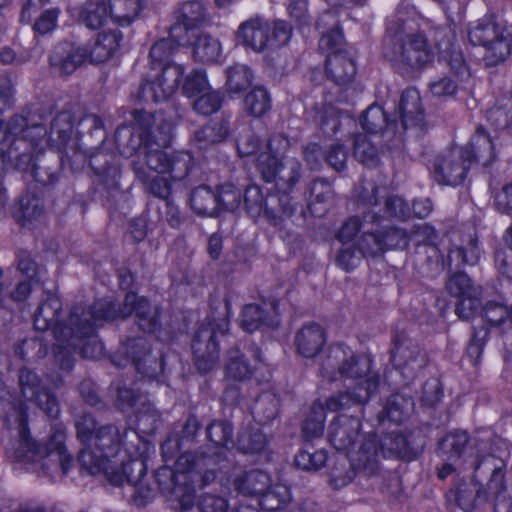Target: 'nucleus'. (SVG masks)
Returning <instances> with one entry per match:
<instances>
[{
    "mask_svg": "<svg viewBox=\"0 0 512 512\" xmlns=\"http://www.w3.org/2000/svg\"><path fill=\"white\" fill-rule=\"evenodd\" d=\"M233 490L242 496L256 497L260 500L271 492L275 485L272 484L270 475L259 469L243 471L232 476Z\"/></svg>",
    "mask_w": 512,
    "mask_h": 512,
    "instance_id": "24",
    "label": "nucleus"
},
{
    "mask_svg": "<svg viewBox=\"0 0 512 512\" xmlns=\"http://www.w3.org/2000/svg\"><path fill=\"white\" fill-rule=\"evenodd\" d=\"M229 329V321L226 318L206 317L199 326L193 340L192 351L194 362L199 372L211 371L219 359V345L217 334L224 335Z\"/></svg>",
    "mask_w": 512,
    "mask_h": 512,
    "instance_id": "9",
    "label": "nucleus"
},
{
    "mask_svg": "<svg viewBox=\"0 0 512 512\" xmlns=\"http://www.w3.org/2000/svg\"><path fill=\"white\" fill-rule=\"evenodd\" d=\"M178 13L181 21L179 24L183 28V33L189 29L210 25L212 21L207 5L200 0L183 2L178 9Z\"/></svg>",
    "mask_w": 512,
    "mask_h": 512,
    "instance_id": "37",
    "label": "nucleus"
},
{
    "mask_svg": "<svg viewBox=\"0 0 512 512\" xmlns=\"http://www.w3.org/2000/svg\"><path fill=\"white\" fill-rule=\"evenodd\" d=\"M50 65L55 74L70 75L88 58V48L62 43L54 48L50 55Z\"/></svg>",
    "mask_w": 512,
    "mask_h": 512,
    "instance_id": "25",
    "label": "nucleus"
},
{
    "mask_svg": "<svg viewBox=\"0 0 512 512\" xmlns=\"http://www.w3.org/2000/svg\"><path fill=\"white\" fill-rule=\"evenodd\" d=\"M166 143L167 140L162 139L157 150L151 152L148 168L159 174H168L174 182L182 185L194 167L193 156L188 151L167 153L162 150Z\"/></svg>",
    "mask_w": 512,
    "mask_h": 512,
    "instance_id": "13",
    "label": "nucleus"
},
{
    "mask_svg": "<svg viewBox=\"0 0 512 512\" xmlns=\"http://www.w3.org/2000/svg\"><path fill=\"white\" fill-rule=\"evenodd\" d=\"M393 365L406 379H413L426 365V357L417 345L397 338L391 351Z\"/></svg>",
    "mask_w": 512,
    "mask_h": 512,
    "instance_id": "23",
    "label": "nucleus"
},
{
    "mask_svg": "<svg viewBox=\"0 0 512 512\" xmlns=\"http://www.w3.org/2000/svg\"><path fill=\"white\" fill-rule=\"evenodd\" d=\"M470 166V161L464 155V149L453 147L436 159L431 174L439 184L457 186L464 181Z\"/></svg>",
    "mask_w": 512,
    "mask_h": 512,
    "instance_id": "15",
    "label": "nucleus"
},
{
    "mask_svg": "<svg viewBox=\"0 0 512 512\" xmlns=\"http://www.w3.org/2000/svg\"><path fill=\"white\" fill-rule=\"evenodd\" d=\"M162 490L170 489L171 497L179 503L182 510H189L194 505L196 483L188 477L162 478Z\"/></svg>",
    "mask_w": 512,
    "mask_h": 512,
    "instance_id": "40",
    "label": "nucleus"
},
{
    "mask_svg": "<svg viewBox=\"0 0 512 512\" xmlns=\"http://www.w3.org/2000/svg\"><path fill=\"white\" fill-rule=\"evenodd\" d=\"M204 458L194 453L185 452L179 455L175 461V471L168 467H161L155 473L156 481L162 485V478L188 477L191 481L198 469H202Z\"/></svg>",
    "mask_w": 512,
    "mask_h": 512,
    "instance_id": "38",
    "label": "nucleus"
},
{
    "mask_svg": "<svg viewBox=\"0 0 512 512\" xmlns=\"http://www.w3.org/2000/svg\"><path fill=\"white\" fill-rule=\"evenodd\" d=\"M449 497L453 498L462 510L468 512L475 507L477 499H481L482 495L478 483L471 477L469 481L460 480L450 490Z\"/></svg>",
    "mask_w": 512,
    "mask_h": 512,
    "instance_id": "47",
    "label": "nucleus"
},
{
    "mask_svg": "<svg viewBox=\"0 0 512 512\" xmlns=\"http://www.w3.org/2000/svg\"><path fill=\"white\" fill-rule=\"evenodd\" d=\"M206 436L216 446L230 448L235 446L233 427L229 421L215 420L206 427Z\"/></svg>",
    "mask_w": 512,
    "mask_h": 512,
    "instance_id": "60",
    "label": "nucleus"
},
{
    "mask_svg": "<svg viewBox=\"0 0 512 512\" xmlns=\"http://www.w3.org/2000/svg\"><path fill=\"white\" fill-rule=\"evenodd\" d=\"M300 169L301 164L296 158L281 159L275 180L277 185L284 191L291 190L300 179Z\"/></svg>",
    "mask_w": 512,
    "mask_h": 512,
    "instance_id": "55",
    "label": "nucleus"
},
{
    "mask_svg": "<svg viewBox=\"0 0 512 512\" xmlns=\"http://www.w3.org/2000/svg\"><path fill=\"white\" fill-rule=\"evenodd\" d=\"M336 240L340 244L338 248L335 263L345 272L351 270L352 260V226L346 221L336 234Z\"/></svg>",
    "mask_w": 512,
    "mask_h": 512,
    "instance_id": "52",
    "label": "nucleus"
},
{
    "mask_svg": "<svg viewBox=\"0 0 512 512\" xmlns=\"http://www.w3.org/2000/svg\"><path fill=\"white\" fill-rule=\"evenodd\" d=\"M352 67V59L341 53L327 56L326 73L338 85H347L351 81L349 68Z\"/></svg>",
    "mask_w": 512,
    "mask_h": 512,
    "instance_id": "50",
    "label": "nucleus"
},
{
    "mask_svg": "<svg viewBox=\"0 0 512 512\" xmlns=\"http://www.w3.org/2000/svg\"><path fill=\"white\" fill-rule=\"evenodd\" d=\"M327 342L325 329L318 323L303 324L294 335L293 344L299 355L313 358L320 353Z\"/></svg>",
    "mask_w": 512,
    "mask_h": 512,
    "instance_id": "26",
    "label": "nucleus"
},
{
    "mask_svg": "<svg viewBox=\"0 0 512 512\" xmlns=\"http://www.w3.org/2000/svg\"><path fill=\"white\" fill-rule=\"evenodd\" d=\"M121 353L132 360L135 369L144 377L154 379L163 371L162 360L150 354L148 342L143 337L128 339L122 345Z\"/></svg>",
    "mask_w": 512,
    "mask_h": 512,
    "instance_id": "19",
    "label": "nucleus"
},
{
    "mask_svg": "<svg viewBox=\"0 0 512 512\" xmlns=\"http://www.w3.org/2000/svg\"><path fill=\"white\" fill-rule=\"evenodd\" d=\"M115 403L122 411L135 409L137 420L143 426L144 431H152L156 428L159 414L146 396L138 390L129 387H119Z\"/></svg>",
    "mask_w": 512,
    "mask_h": 512,
    "instance_id": "17",
    "label": "nucleus"
},
{
    "mask_svg": "<svg viewBox=\"0 0 512 512\" xmlns=\"http://www.w3.org/2000/svg\"><path fill=\"white\" fill-rule=\"evenodd\" d=\"M360 123L362 128L369 134L376 135L381 132V137L389 150L393 147L400 146L402 143V136L398 124L394 120H390L380 106L371 105L368 107L362 115Z\"/></svg>",
    "mask_w": 512,
    "mask_h": 512,
    "instance_id": "20",
    "label": "nucleus"
},
{
    "mask_svg": "<svg viewBox=\"0 0 512 512\" xmlns=\"http://www.w3.org/2000/svg\"><path fill=\"white\" fill-rule=\"evenodd\" d=\"M406 33L401 44L395 49H386L385 57L404 75H411L425 69L434 59L426 35L433 36L439 54V61L446 62L457 75H468V69L461 49L454 43V31L450 27H435L429 19L420 16L407 0L397 8L388 20V30L393 24Z\"/></svg>",
    "mask_w": 512,
    "mask_h": 512,
    "instance_id": "1",
    "label": "nucleus"
},
{
    "mask_svg": "<svg viewBox=\"0 0 512 512\" xmlns=\"http://www.w3.org/2000/svg\"><path fill=\"white\" fill-rule=\"evenodd\" d=\"M89 164L94 173L99 177V181L109 191L119 188L121 171L119 164L113 156L104 151H98L90 156Z\"/></svg>",
    "mask_w": 512,
    "mask_h": 512,
    "instance_id": "31",
    "label": "nucleus"
},
{
    "mask_svg": "<svg viewBox=\"0 0 512 512\" xmlns=\"http://www.w3.org/2000/svg\"><path fill=\"white\" fill-rule=\"evenodd\" d=\"M18 439L6 446V454L41 476L65 475L73 465V457L65 446L66 427L55 424L48 441L41 447L27 429V409L22 404L17 414Z\"/></svg>",
    "mask_w": 512,
    "mask_h": 512,
    "instance_id": "2",
    "label": "nucleus"
},
{
    "mask_svg": "<svg viewBox=\"0 0 512 512\" xmlns=\"http://www.w3.org/2000/svg\"><path fill=\"white\" fill-rule=\"evenodd\" d=\"M271 310L272 312H265L259 305H246L241 315L242 329L251 333L264 325L273 326L275 324L274 317L278 314L275 302L271 303Z\"/></svg>",
    "mask_w": 512,
    "mask_h": 512,
    "instance_id": "42",
    "label": "nucleus"
},
{
    "mask_svg": "<svg viewBox=\"0 0 512 512\" xmlns=\"http://www.w3.org/2000/svg\"><path fill=\"white\" fill-rule=\"evenodd\" d=\"M218 204V214L221 211L233 212L242 202V190L232 183H224L215 191Z\"/></svg>",
    "mask_w": 512,
    "mask_h": 512,
    "instance_id": "59",
    "label": "nucleus"
},
{
    "mask_svg": "<svg viewBox=\"0 0 512 512\" xmlns=\"http://www.w3.org/2000/svg\"><path fill=\"white\" fill-rule=\"evenodd\" d=\"M469 436L465 431H455L447 434L439 443L438 456L443 464L438 468V477L441 480L456 472L457 469L468 465L470 469H477L478 465L473 458L468 461L466 445Z\"/></svg>",
    "mask_w": 512,
    "mask_h": 512,
    "instance_id": "12",
    "label": "nucleus"
},
{
    "mask_svg": "<svg viewBox=\"0 0 512 512\" xmlns=\"http://www.w3.org/2000/svg\"><path fill=\"white\" fill-rule=\"evenodd\" d=\"M246 111L253 117H261L271 107L268 91L263 86H255L244 99Z\"/></svg>",
    "mask_w": 512,
    "mask_h": 512,
    "instance_id": "57",
    "label": "nucleus"
},
{
    "mask_svg": "<svg viewBox=\"0 0 512 512\" xmlns=\"http://www.w3.org/2000/svg\"><path fill=\"white\" fill-rule=\"evenodd\" d=\"M329 440L338 451L335 462L330 471L329 484L339 490L351 482L352 459L350 448L352 446V416L347 413L338 414L330 424Z\"/></svg>",
    "mask_w": 512,
    "mask_h": 512,
    "instance_id": "8",
    "label": "nucleus"
},
{
    "mask_svg": "<svg viewBox=\"0 0 512 512\" xmlns=\"http://www.w3.org/2000/svg\"><path fill=\"white\" fill-rule=\"evenodd\" d=\"M39 144L40 142H29V145L25 146L23 152L16 154L19 150V145L14 142L7 152L9 159L13 162L14 168L21 172L31 173L33 163L36 161V154L38 151H41L38 149Z\"/></svg>",
    "mask_w": 512,
    "mask_h": 512,
    "instance_id": "56",
    "label": "nucleus"
},
{
    "mask_svg": "<svg viewBox=\"0 0 512 512\" xmlns=\"http://www.w3.org/2000/svg\"><path fill=\"white\" fill-rule=\"evenodd\" d=\"M183 28L180 24H174L169 29V37L157 41L150 49L149 57L152 67L161 69L167 64H175L169 62L170 57L175 53L177 48L183 44Z\"/></svg>",
    "mask_w": 512,
    "mask_h": 512,
    "instance_id": "30",
    "label": "nucleus"
},
{
    "mask_svg": "<svg viewBox=\"0 0 512 512\" xmlns=\"http://www.w3.org/2000/svg\"><path fill=\"white\" fill-rule=\"evenodd\" d=\"M98 326L94 321L90 322V319L85 318V323L76 330L67 328L68 332L65 333L61 327L55 328L54 337L57 345L54 353L61 369L67 371L72 369L75 362L74 352L88 359L97 358L103 354L104 346L95 333Z\"/></svg>",
    "mask_w": 512,
    "mask_h": 512,
    "instance_id": "6",
    "label": "nucleus"
},
{
    "mask_svg": "<svg viewBox=\"0 0 512 512\" xmlns=\"http://www.w3.org/2000/svg\"><path fill=\"white\" fill-rule=\"evenodd\" d=\"M44 201L38 195L26 192L20 196L14 206L13 217L21 226H31L39 222L45 215Z\"/></svg>",
    "mask_w": 512,
    "mask_h": 512,
    "instance_id": "32",
    "label": "nucleus"
},
{
    "mask_svg": "<svg viewBox=\"0 0 512 512\" xmlns=\"http://www.w3.org/2000/svg\"><path fill=\"white\" fill-rule=\"evenodd\" d=\"M221 54V44L208 34L197 36L193 46V56L195 60L203 63L215 62Z\"/></svg>",
    "mask_w": 512,
    "mask_h": 512,
    "instance_id": "53",
    "label": "nucleus"
},
{
    "mask_svg": "<svg viewBox=\"0 0 512 512\" xmlns=\"http://www.w3.org/2000/svg\"><path fill=\"white\" fill-rule=\"evenodd\" d=\"M110 19L119 26H129L142 10V0H108Z\"/></svg>",
    "mask_w": 512,
    "mask_h": 512,
    "instance_id": "46",
    "label": "nucleus"
},
{
    "mask_svg": "<svg viewBox=\"0 0 512 512\" xmlns=\"http://www.w3.org/2000/svg\"><path fill=\"white\" fill-rule=\"evenodd\" d=\"M399 115L401 118V133L409 128L422 127L421 98L416 89L408 88L403 91L399 104Z\"/></svg>",
    "mask_w": 512,
    "mask_h": 512,
    "instance_id": "33",
    "label": "nucleus"
},
{
    "mask_svg": "<svg viewBox=\"0 0 512 512\" xmlns=\"http://www.w3.org/2000/svg\"><path fill=\"white\" fill-rule=\"evenodd\" d=\"M242 198L248 211L256 215L263 211L268 222L275 227H280L283 218L290 217L294 212V207L289 203L287 196L281 199L272 197L270 200H264L257 186L247 188Z\"/></svg>",
    "mask_w": 512,
    "mask_h": 512,
    "instance_id": "14",
    "label": "nucleus"
},
{
    "mask_svg": "<svg viewBox=\"0 0 512 512\" xmlns=\"http://www.w3.org/2000/svg\"><path fill=\"white\" fill-rule=\"evenodd\" d=\"M363 366V375L359 376L357 382L354 381V403H364L376 392L378 387V378L370 373L371 360L369 357L361 358Z\"/></svg>",
    "mask_w": 512,
    "mask_h": 512,
    "instance_id": "49",
    "label": "nucleus"
},
{
    "mask_svg": "<svg viewBox=\"0 0 512 512\" xmlns=\"http://www.w3.org/2000/svg\"><path fill=\"white\" fill-rule=\"evenodd\" d=\"M235 445L243 453H259L266 447L267 438L259 429H245L238 434Z\"/></svg>",
    "mask_w": 512,
    "mask_h": 512,
    "instance_id": "62",
    "label": "nucleus"
},
{
    "mask_svg": "<svg viewBox=\"0 0 512 512\" xmlns=\"http://www.w3.org/2000/svg\"><path fill=\"white\" fill-rule=\"evenodd\" d=\"M134 123L120 125L115 131V144L119 153L124 157H134L148 167L151 152L156 151L160 143L152 135L155 117L152 113L143 110L132 112Z\"/></svg>",
    "mask_w": 512,
    "mask_h": 512,
    "instance_id": "4",
    "label": "nucleus"
},
{
    "mask_svg": "<svg viewBox=\"0 0 512 512\" xmlns=\"http://www.w3.org/2000/svg\"><path fill=\"white\" fill-rule=\"evenodd\" d=\"M19 384L27 400H35L38 407L48 416L56 417L59 406L56 397L41 383L39 377L31 370L23 368L19 373Z\"/></svg>",
    "mask_w": 512,
    "mask_h": 512,
    "instance_id": "22",
    "label": "nucleus"
},
{
    "mask_svg": "<svg viewBox=\"0 0 512 512\" xmlns=\"http://www.w3.org/2000/svg\"><path fill=\"white\" fill-rule=\"evenodd\" d=\"M352 351L344 343H335L330 346L327 359L321 366L323 376L330 380L350 378L352 371Z\"/></svg>",
    "mask_w": 512,
    "mask_h": 512,
    "instance_id": "28",
    "label": "nucleus"
},
{
    "mask_svg": "<svg viewBox=\"0 0 512 512\" xmlns=\"http://www.w3.org/2000/svg\"><path fill=\"white\" fill-rule=\"evenodd\" d=\"M279 398L269 392L262 393L256 400L253 413L257 421L266 424L276 418L279 410Z\"/></svg>",
    "mask_w": 512,
    "mask_h": 512,
    "instance_id": "61",
    "label": "nucleus"
},
{
    "mask_svg": "<svg viewBox=\"0 0 512 512\" xmlns=\"http://www.w3.org/2000/svg\"><path fill=\"white\" fill-rule=\"evenodd\" d=\"M261 351L255 344L241 350L235 346L227 351L224 373L226 380L242 382L250 379L255 371V364L261 360Z\"/></svg>",
    "mask_w": 512,
    "mask_h": 512,
    "instance_id": "18",
    "label": "nucleus"
},
{
    "mask_svg": "<svg viewBox=\"0 0 512 512\" xmlns=\"http://www.w3.org/2000/svg\"><path fill=\"white\" fill-rule=\"evenodd\" d=\"M468 38L471 44L485 49L484 58L489 65H497L511 53L512 26L485 16L470 24Z\"/></svg>",
    "mask_w": 512,
    "mask_h": 512,
    "instance_id": "7",
    "label": "nucleus"
},
{
    "mask_svg": "<svg viewBox=\"0 0 512 512\" xmlns=\"http://www.w3.org/2000/svg\"><path fill=\"white\" fill-rule=\"evenodd\" d=\"M133 312L137 325L142 331L153 333L160 327L159 307L151 305L144 297L138 298L133 292L126 293L123 305L119 307L109 299L95 301L90 315L95 323L101 325L104 321L124 319Z\"/></svg>",
    "mask_w": 512,
    "mask_h": 512,
    "instance_id": "5",
    "label": "nucleus"
},
{
    "mask_svg": "<svg viewBox=\"0 0 512 512\" xmlns=\"http://www.w3.org/2000/svg\"><path fill=\"white\" fill-rule=\"evenodd\" d=\"M328 456L324 449L314 450L312 447H305L295 455V464L304 471H319L327 462Z\"/></svg>",
    "mask_w": 512,
    "mask_h": 512,
    "instance_id": "58",
    "label": "nucleus"
},
{
    "mask_svg": "<svg viewBox=\"0 0 512 512\" xmlns=\"http://www.w3.org/2000/svg\"><path fill=\"white\" fill-rule=\"evenodd\" d=\"M74 117L70 111L58 113L51 122L48 140L58 150H63L72 138Z\"/></svg>",
    "mask_w": 512,
    "mask_h": 512,
    "instance_id": "43",
    "label": "nucleus"
},
{
    "mask_svg": "<svg viewBox=\"0 0 512 512\" xmlns=\"http://www.w3.org/2000/svg\"><path fill=\"white\" fill-rule=\"evenodd\" d=\"M408 234L399 228H390L381 237L368 234L364 238V242H373L375 247H366L359 244V250L363 254H377L385 249H404L409 243Z\"/></svg>",
    "mask_w": 512,
    "mask_h": 512,
    "instance_id": "34",
    "label": "nucleus"
},
{
    "mask_svg": "<svg viewBox=\"0 0 512 512\" xmlns=\"http://www.w3.org/2000/svg\"><path fill=\"white\" fill-rule=\"evenodd\" d=\"M59 163L54 154L45 155L42 151L36 154L31 176L42 185H51L58 180Z\"/></svg>",
    "mask_w": 512,
    "mask_h": 512,
    "instance_id": "45",
    "label": "nucleus"
},
{
    "mask_svg": "<svg viewBox=\"0 0 512 512\" xmlns=\"http://www.w3.org/2000/svg\"><path fill=\"white\" fill-rule=\"evenodd\" d=\"M149 449V442L141 438L129 427L114 424L101 425L88 448H82L78 461L91 475H94L103 460L115 458L121 451L127 455L138 456Z\"/></svg>",
    "mask_w": 512,
    "mask_h": 512,
    "instance_id": "3",
    "label": "nucleus"
},
{
    "mask_svg": "<svg viewBox=\"0 0 512 512\" xmlns=\"http://www.w3.org/2000/svg\"><path fill=\"white\" fill-rule=\"evenodd\" d=\"M376 436L370 435L367 443L364 445V452L366 453L373 448V455H382L384 458L404 457L407 453L408 441L406 437L398 432L385 436L379 445L376 446Z\"/></svg>",
    "mask_w": 512,
    "mask_h": 512,
    "instance_id": "39",
    "label": "nucleus"
},
{
    "mask_svg": "<svg viewBox=\"0 0 512 512\" xmlns=\"http://www.w3.org/2000/svg\"><path fill=\"white\" fill-rule=\"evenodd\" d=\"M190 206L199 215L211 217L218 215L215 191H212L207 185H200L192 190Z\"/></svg>",
    "mask_w": 512,
    "mask_h": 512,
    "instance_id": "48",
    "label": "nucleus"
},
{
    "mask_svg": "<svg viewBox=\"0 0 512 512\" xmlns=\"http://www.w3.org/2000/svg\"><path fill=\"white\" fill-rule=\"evenodd\" d=\"M74 426L76 429V437L83 445V448H88L99 425L90 413H81L74 418Z\"/></svg>",
    "mask_w": 512,
    "mask_h": 512,
    "instance_id": "63",
    "label": "nucleus"
},
{
    "mask_svg": "<svg viewBox=\"0 0 512 512\" xmlns=\"http://www.w3.org/2000/svg\"><path fill=\"white\" fill-rule=\"evenodd\" d=\"M462 148L464 149V155L470 161V164L473 162H479L482 165L487 166L495 159L494 145L491 137L482 127H479L476 130V133L471 138L470 142Z\"/></svg>",
    "mask_w": 512,
    "mask_h": 512,
    "instance_id": "35",
    "label": "nucleus"
},
{
    "mask_svg": "<svg viewBox=\"0 0 512 512\" xmlns=\"http://www.w3.org/2000/svg\"><path fill=\"white\" fill-rule=\"evenodd\" d=\"M92 309L93 305L88 308L82 305H75L70 311L68 323H60L57 319L61 310V301L55 294L48 292L35 312L34 327L39 331H46L50 328L54 331L56 327H61L67 333V328L76 330L78 327H81L85 323V318L93 322L90 315Z\"/></svg>",
    "mask_w": 512,
    "mask_h": 512,
    "instance_id": "11",
    "label": "nucleus"
},
{
    "mask_svg": "<svg viewBox=\"0 0 512 512\" xmlns=\"http://www.w3.org/2000/svg\"><path fill=\"white\" fill-rule=\"evenodd\" d=\"M488 489L493 495L494 512H512V485L507 486L502 467L493 470Z\"/></svg>",
    "mask_w": 512,
    "mask_h": 512,
    "instance_id": "41",
    "label": "nucleus"
},
{
    "mask_svg": "<svg viewBox=\"0 0 512 512\" xmlns=\"http://www.w3.org/2000/svg\"><path fill=\"white\" fill-rule=\"evenodd\" d=\"M325 409L320 404H313L311 412L302 426V433L306 440L320 437L324 431Z\"/></svg>",
    "mask_w": 512,
    "mask_h": 512,
    "instance_id": "64",
    "label": "nucleus"
},
{
    "mask_svg": "<svg viewBox=\"0 0 512 512\" xmlns=\"http://www.w3.org/2000/svg\"><path fill=\"white\" fill-rule=\"evenodd\" d=\"M110 19L109 5L106 0H86L79 12V20L87 28L96 30Z\"/></svg>",
    "mask_w": 512,
    "mask_h": 512,
    "instance_id": "44",
    "label": "nucleus"
},
{
    "mask_svg": "<svg viewBox=\"0 0 512 512\" xmlns=\"http://www.w3.org/2000/svg\"><path fill=\"white\" fill-rule=\"evenodd\" d=\"M122 38V32L117 29L99 33L93 45L87 46L90 62L103 63L109 60L120 47Z\"/></svg>",
    "mask_w": 512,
    "mask_h": 512,
    "instance_id": "36",
    "label": "nucleus"
},
{
    "mask_svg": "<svg viewBox=\"0 0 512 512\" xmlns=\"http://www.w3.org/2000/svg\"><path fill=\"white\" fill-rule=\"evenodd\" d=\"M253 81L251 69L244 64H235L226 70V87L230 94H240L245 91Z\"/></svg>",
    "mask_w": 512,
    "mask_h": 512,
    "instance_id": "51",
    "label": "nucleus"
},
{
    "mask_svg": "<svg viewBox=\"0 0 512 512\" xmlns=\"http://www.w3.org/2000/svg\"><path fill=\"white\" fill-rule=\"evenodd\" d=\"M270 23L263 17L256 16L240 24L237 30V38L256 52H261L269 47Z\"/></svg>",
    "mask_w": 512,
    "mask_h": 512,
    "instance_id": "27",
    "label": "nucleus"
},
{
    "mask_svg": "<svg viewBox=\"0 0 512 512\" xmlns=\"http://www.w3.org/2000/svg\"><path fill=\"white\" fill-rule=\"evenodd\" d=\"M8 135L19 136L20 139L16 140V143H34L41 142L47 135V130L41 122V116L29 110H23L13 115L7 123L4 122L0 134L1 141H4Z\"/></svg>",
    "mask_w": 512,
    "mask_h": 512,
    "instance_id": "16",
    "label": "nucleus"
},
{
    "mask_svg": "<svg viewBox=\"0 0 512 512\" xmlns=\"http://www.w3.org/2000/svg\"><path fill=\"white\" fill-rule=\"evenodd\" d=\"M180 64H167L161 69L151 67L139 88V98L144 102H163L177 90L184 74Z\"/></svg>",
    "mask_w": 512,
    "mask_h": 512,
    "instance_id": "10",
    "label": "nucleus"
},
{
    "mask_svg": "<svg viewBox=\"0 0 512 512\" xmlns=\"http://www.w3.org/2000/svg\"><path fill=\"white\" fill-rule=\"evenodd\" d=\"M447 289L452 296L459 298L456 314L462 319H470L480 306L479 288L472 285L465 273L459 272L450 277Z\"/></svg>",
    "mask_w": 512,
    "mask_h": 512,
    "instance_id": "21",
    "label": "nucleus"
},
{
    "mask_svg": "<svg viewBox=\"0 0 512 512\" xmlns=\"http://www.w3.org/2000/svg\"><path fill=\"white\" fill-rule=\"evenodd\" d=\"M227 135L228 128L226 124L215 122L196 130L193 141L199 149H206L210 145L223 141Z\"/></svg>",
    "mask_w": 512,
    "mask_h": 512,
    "instance_id": "54",
    "label": "nucleus"
},
{
    "mask_svg": "<svg viewBox=\"0 0 512 512\" xmlns=\"http://www.w3.org/2000/svg\"><path fill=\"white\" fill-rule=\"evenodd\" d=\"M133 171L137 179L145 184V191L164 202L172 199V194L179 186L164 174L150 178L145 166L138 161L133 162Z\"/></svg>",
    "mask_w": 512,
    "mask_h": 512,
    "instance_id": "29",
    "label": "nucleus"
}]
</instances>
